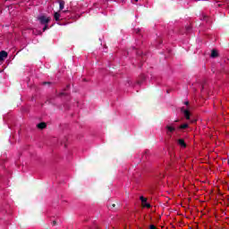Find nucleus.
<instances>
[{"mask_svg":"<svg viewBox=\"0 0 229 229\" xmlns=\"http://www.w3.org/2000/svg\"><path fill=\"white\" fill-rule=\"evenodd\" d=\"M38 21H39L40 24H49L51 22V18L47 17L46 15H40L38 16Z\"/></svg>","mask_w":229,"mask_h":229,"instance_id":"nucleus-2","label":"nucleus"},{"mask_svg":"<svg viewBox=\"0 0 229 229\" xmlns=\"http://www.w3.org/2000/svg\"><path fill=\"white\" fill-rule=\"evenodd\" d=\"M191 30H192V27H191V26L186 27L187 33H189L191 31Z\"/></svg>","mask_w":229,"mask_h":229,"instance_id":"nucleus-14","label":"nucleus"},{"mask_svg":"<svg viewBox=\"0 0 229 229\" xmlns=\"http://www.w3.org/2000/svg\"><path fill=\"white\" fill-rule=\"evenodd\" d=\"M109 210H113V208H115V204H112L108 207Z\"/></svg>","mask_w":229,"mask_h":229,"instance_id":"nucleus-13","label":"nucleus"},{"mask_svg":"<svg viewBox=\"0 0 229 229\" xmlns=\"http://www.w3.org/2000/svg\"><path fill=\"white\" fill-rule=\"evenodd\" d=\"M62 96H65V93L64 92L59 93V97L62 98Z\"/></svg>","mask_w":229,"mask_h":229,"instance_id":"nucleus-19","label":"nucleus"},{"mask_svg":"<svg viewBox=\"0 0 229 229\" xmlns=\"http://www.w3.org/2000/svg\"><path fill=\"white\" fill-rule=\"evenodd\" d=\"M177 142L181 148H187V144L183 139H179Z\"/></svg>","mask_w":229,"mask_h":229,"instance_id":"nucleus-5","label":"nucleus"},{"mask_svg":"<svg viewBox=\"0 0 229 229\" xmlns=\"http://www.w3.org/2000/svg\"><path fill=\"white\" fill-rule=\"evenodd\" d=\"M182 112L184 114L185 119H191V112L189 110L182 108Z\"/></svg>","mask_w":229,"mask_h":229,"instance_id":"nucleus-4","label":"nucleus"},{"mask_svg":"<svg viewBox=\"0 0 229 229\" xmlns=\"http://www.w3.org/2000/svg\"><path fill=\"white\" fill-rule=\"evenodd\" d=\"M43 85H51V82L50 81H45V82H43Z\"/></svg>","mask_w":229,"mask_h":229,"instance_id":"nucleus-16","label":"nucleus"},{"mask_svg":"<svg viewBox=\"0 0 229 229\" xmlns=\"http://www.w3.org/2000/svg\"><path fill=\"white\" fill-rule=\"evenodd\" d=\"M65 6V2L60 1L59 2V10H63Z\"/></svg>","mask_w":229,"mask_h":229,"instance_id":"nucleus-10","label":"nucleus"},{"mask_svg":"<svg viewBox=\"0 0 229 229\" xmlns=\"http://www.w3.org/2000/svg\"><path fill=\"white\" fill-rule=\"evenodd\" d=\"M165 128L166 130V135L168 137H173V133L176 131V128L173 124H167Z\"/></svg>","mask_w":229,"mask_h":229,"instance_id":"nucleus-1","label":"nucleus"},{"mask_svg":"<svg viewBox=\"0 0 229 229\" xmlns=\"http://www.w3.org/2000/svg\"><path fill=\"white\" fill-rule=\"evenodd\" d=\"M142 207H144L146 208H151V204L145 202L144 204H142Z\"/></svg>","mask_w":229,"mask_h":229,"instance_id":"nucleus-12","label":"nucleus"},{"mask_svg":"<svg viewBox=\"0 0 229 229\" xmlns=\"http://www.w3.org/2000/svg\"><path fill=\"white\" fill-rule=\"evenodd\" d=\"M184 105H189V102H184Z\"/></svg>","mask_w":229,"mask_h":229,"instance_id":"nucleus-20","label":"nucleus"},{"mask_svg":"<svg viewBox=\"0 0 229 229\" xmlns=\"http://www.w3.org/2000/svg\"><path fill=\"white\" fill-rule=\"evenodd\" d=\"M189 128V123H183L179 126V130H187Z\"/></svg>","mask_w":229,"mask_h":229,"instance_id":"nucleus-8","label":"nucleus"},{"mask_svg":"<svg viewBox=\"0 0 229 229\" xmlns=\"http://www.w3.org/2000/svg\"><path fill=\"white\" fill-rule=\"evenodd\" d=\"M48 26H47V24H44V28H43V31H46L47 30H48Z\"/></svg>","mask_w":229,"mask_h":229,"instance_id":"nucleus-15","label":"nucleus"},{"mask_svg":"<svg viewBox=\"0 0 229 229\" xmlns=\"http://www.w3.org/2000/svg\"><path fill=\"white\" fill-rule=\"evenodd\" d=\"M218 56H219V54L217 53V50L211 51V58H217Z\"/></svg>","mask_w":229,"mask_h":229,"instance_id":"nucleus-7","label":"nucleus"},{"mask_svg":"<svg viewBox=\"0 0 229 229\" xmlns=\"http://www.w3.org/2000/svg\"><path fill=\"white\" fill-rule=\"evenodd\" d=\"M140 199L142 205H143L144 203H147V202H148V199L144 198V196H140Z\"/></svg>","mask_w":229,"mask_h":229,"instance_id":"nucleus-11","label":"nucleus"},{"mask_svg":"<svg viewBox=\"0 0 229 229\" xmlns=\"http://www.w3.org/2000/svg\"><path fill=\"white\" fill-rule=\"evenodd\" d=\"M69 87H71V85H68V86H67V89H69Z\"/></svg>","mask_w":229,"mask_h":229,"instance_id":"nucleus-23","label":"nucleus"},{"mask_svg":"<svg viewBox=\"0 0 229 229\" xmlns=\"http://www.w3.org/2000/svg\"><path fill=\"white\" fill-rule=\"evenodd\" d=\"M52 225H53V226H56V221H55V220H54V221L52 222Z\"/></svg>","mask_w":229,"mask_h":229,"instance_id":"nucleus-18","label":"nucleus"},{"mask_svg":"<svg viewBox=\"0 0 229 229\" xmlns=\"http://www.w3.org/2000/svg\"><path fill=\"white\" fill-rule=\"evenodd\" d=\"M135 1V3H139V0H134Z\"/></svg>","mask_w":229,"mask_h":229,"instance_id":"nucleus-21","label":"nucleus"},{"mask_svg":"<svg viewBox=\"0 0 229 229\" xmlns=\"http://www.w3.org/2000/svg\"><path fill=\"white\" fill-rule=\"evenodd\" d=\"M178 122H179V120H175V121H174V123H178Z\"/></svg>","mask_w":229,"mask_h":229,"instance_id":"nucleus-22","label":"nucleus"},{"mask_svg":"<svg viewBox=\"0 0 229 229\" xmlns=\"http://www.w3.org/2000/svg\"><path fill=\"white\" fill-rule=\"evenodd\" d=\"M37 126L39 130H44L47 128V124L46 123H39Z\"/></svg>","mask_w":229,"mask_h":229,"instance_id":"nucleus-6","label":"nucleus"},{"mask_svg":"<svg viewBox=\"0 0 229 229\" xmlns=\"http://www.w3.org/2000/svg\"><path fill=\"white\" fill-rule=\"evenodd\" d=\"M54 19L56 21H60V13H54Z\"/></svg>","mask_w":229,"mask_h":229,"instance_id":"nucleus-9","label":"nucleus"},{"mask_svg":"<svg viewBox=\"0 0 229 229\" xmlns=\"http://www.w3.org/2000/svg\"><path fill=\"white\" fill-rule=\"evenodd\" d=\"M4 58H8V53L4 50L0 52V62H3Z\"/></svg>","mask_w":229,"mask_h":229,"instance_id":"nucleus-3","label":"nucleus"},{"mask_svg":"<svg viewBox=\"0 0 229 229\" xmlns=\"http://www.w3.org/2000/svg\"><path fill=\"white\" fill-rule=\"evenodd\" d=\"M149 229H157V226L151 225L149 226Z\"/></svg>","mask_w":229,"mask_h":229,"instance_id":"nucleus-17","label":"nucleus"}]
</instances>
